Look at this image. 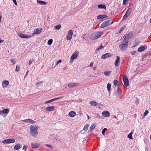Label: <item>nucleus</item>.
Wrapping results in <instances>:
<instances>
[{
    "label": "nucleus",
    "instance_id": "nucleus-1",
    "mask_svg": "<svg viewBox=\"0 0 151 151\" xmlns=\"http://www.w3.org/2000/svg\"><path fill=\"white\" fill-rule=\"evenodd\" d=\"M38 127L37 126L32 125L30 127V134L33 137H36L38 134L37 132Z\"/></svg>",
    "mask_w": 151,
    "mask_h": 151
},
{
    "label": "nucleus",
    "instance_id": "nucleus-2",
    "mask_svg": "<svg viewBox=\"0 0 151 151\" xmlns=\"http://www.w3.org/2000/svg\"><path fill=\"white\" fill-rule=\"evenodd\" d=\"M103 34L101 32H96L92 34L91 36V39L92 40H95L100 37Z\"/></svg>",
    "mask_w": 151,
    "mask_h": 151
},
{
    "label": "nucleus",
    "instance_id": "nucleus-3",
    "mask_svg": "<svg viewBox=\"0 0 151 151\" xmlns=\"http://www.w3.org/2000/svg\"><path fill=\"white\" fill-rule=\"evenodd\" d=\"M113 22H111V20H108L103 22L101 25L100 27L104 28L109 26L113 23Z\"/></svg>",
    "mask_w": 151,
    "mask_h": 151
},
{
    "label": "nucleus",
    "instance_id": "nucleus-4",
    "mask_svg": "<svg viewBox=\"0 0 151 151\" xmlns=\"http://www.w3.org/2000/svg\"><path fill=\"white\" fill-rule=\"evenodd\" d=\"M78 55V51H75L73 54L71 55L70 58V63H72L73 60L76 59Z\"/></svg>",
    "mask_w": 151,
    "mask_h": 151
},
{
    "label": "nucleus",
    "instance_id": "nucleus-5",
    "mask_svg": "<svg viewBox=\"0 0 151 151\" xmlns=\"http://www.w3.org/2000/svg\"><path fill=\"white\" fill-rule=\"evenodd\" d=\"M15 142V140L14 139H4L2 141L4 144H10L13 143Z\"/></svg>",
    "mask_w": 151,
    "mask_h": 151
},
{
    "label": "nucleus",
    "instance_id": "nucleus-6",
    "mask_svg": "<svg viewBox=\"0 0 151 151\" xmlns=\"http://www.w3.org/2000/svg\"><path fill=\"white\" fill-rule=\"evenodd\" d=\"M123 82L124 85L127 87L129 86V83L128 79L126 76L124 75L123 77Z\"/></svg>",
    "mask_w": 151,
    "mask_h": 151
},
{
    "label": "nucleus",
    "instance_id": "nucleus-7",
    "mask_svg": "<svg viewBox=\"0 0 151 151\" xmlns=\"http://www.w3.org/2000/svg\"><path fill=\"white\" fill-rule=\"evenodd\" d=\"M128 46V43L125 42L123 44H122L120 45H119V47L121 50L123 51Z\"/></svg>",
    "mask_w": 151,
    "mask_h": 151
},
{
    "label": "nucleus",
    "instance_id": "nucleus-8",
    "mask_svg": "<svg viewBox=\"0 0 151 151\" xmlns=\"http://www.w3.org/2000/svg\"><path fill=\"white\" fill-rule=\"evenodd\" d=\"M73 34V31L71 30H70L68 32V35L66 38L67 40H70L72 38V35Z\"/></svg>",
    "mask_w": 151,
    "mask_h": 151
},
{
    "label": "nucleus",
    "instance_id": "nucleus-9",
    "mask_svg": "<svg viewBox=\"0 0 151 151\" xmlns=\"http://www.w3.org/2000/svg\"><path fill=\"white\" fill-rule=\"evenodd\" d=\"M18 35L20 37L24 38H28L31 37L30 35H27L21 33H18Z\"/></svg>",
    "mask_w": 151,
    "mask_h": 151
},
{
    "label": "nucleus",
    "instance_id": "nucleus-10",
    "mask_svg": "<svg viewBox=\"0 0 151 151\" xmlns=\"http://www.w3.org/2000/svg\"><path fill=\"white\" fill-rule=\"evenodd\" d=\"M120 58L119 56H117L116 57V59L114 63V65L116 66H118L120 63Z\"/></svg>",
    "mask_w": 151,
    "mask_h": 151
},
{
    "label": "nucleus",
    "instance_id": "nucleus-11",
    "mask_svg": "<svg viewBox=\"0 0 151 151\" xmlns=\"http://www.w3.org/2000/svg\"><path fill=\"white\" fill-rule=\"evenodd\" d=\"M22 121L26 123H30L31 124H34L35 123V122L33 120L30 119H25L22 120Z\"/></svg>",
    "mask_w": 151,
    "mask_h": 151
},
{
    "label": "nucleus",
    "instance_id": "nucleus-12",
    "mask_svg": "<svg viewBox=\"0 0 151 151\" xmlns=\"http://www.w3.org/2000/svg\"><path fill=\"white\" fill-rule=\"evenodd\" d=\"M9 84V82L7 80L4 81L2 82V86L3 88L7 86Z\"/></svg>",
    "mask_w": 151,
    "mask_h": 151
},
{
    "label": "nucleus",
    "instance_id": "nucleus-13",
    "mask_svg": "<svg viewBox=\"0 0 151 151\" xmlns=\"http://www.w3.org/2000/svg\"><path fill=\"white\" fill-rule=\"evenodd\" d=\"M111 55L110 53H106L103 55L101 56V58L103 59H104L110 57Z\"/></svg>",
    "mask_w": 151,
    "mask_h": 151
},
{
    "label": "nucleus",
    "instance_id": "nucleus-14",
    "mask_svg": "<svg viewBox=\"0 0 151 151\" xmlns=\"http://www.w3.org/2000/svg\"><path fill=\"white\" fill-rule=\"evenodd\" d=\"M78 85V84L77 83H72L68 84V87L69 88H72L74 87L77 86Z\"/></svg>",
    "mask_w": 151,
    "mask_h": 151
},
{
    "label": "nucleus",
    "instance_id": "nucleus-15",
    "mask_svg": "<svg viewBox=\"0 0 151 151\" xmlns=\"http://www.w3.org/2000/svg\"><path fill=\"white\" fill-rule=\"evenodd\" d=\"M22 147V145L19 144H18L15 145L14 147V149L15 150H18Z\"/></svg>",
    "mask_w": 151,
    "mask_h": 151
},
{
    "label": "nucleus",
    "instance_id": "nucleus-16",
    "mask_svg": "<svg viewBox=\"0 0 151 151\" xmlns=\"http://www.w3.org/2000/svg\"><path fill=\"white\" fill-rule=\"evenodd\" d=\"M54 109V107L53 106H51L46 107L45 110L47 111H53Z\"/></svg>",
    "mask_w": 151,
    "mask_h": 151
},
{
    "label": "nucleus",
    "instance_id": "nucleus-17",
    "mask_svg": "<svg viewBox=\"0 0 151 151\" xmlns=\"http://www.w3.org/2000/svg\"><path fill=\"white\" fill-rule=\"evenodd\" d=\"M76 115V113L75 112L71 111L68 114V115L70 117H73Z\"/></svg>",
    "mask_w": 151,
    "mask_h": 151
},
{
    "label": "nucleus",
    "instance_id": "nucleus-18",
    "mask_svg": "<svg viewBox=\"0 0 151 151\" xmlns=\"http://www.w3.org/2000/svg\"><path fill=\"white\" fill-rule=\"evenodd\" d=\"M31 146L33 148H36L39 147V144L37 143H32Z\"/></svg>",
    "mask_w": 151,
    "mask_h": 151
},
{
    "label": "nucleus",
    "instance_id": "nucleus-19",
    "mask_svg": "<svg viewBox=\"0 0 151 151\" xmlns=\"http://www.w3.org/2000/svg\"><path fill=\"white\" fill-rule=\"evenodd\" d=\"M108 17L106 15H98L97 17V19H104V18H107Z\"/></svg>",
    "mask_w": 151,
    "mask_h": 151
},
{
    "label": "nucleus",
    "instance_id": "nucleus-20",
    "mask_svg": "<svg viewBox=\"0 0 151 151\" xmlns=\"http://www.w3.org/2000/svg\"><path fill=\"white\" fill-rule=\"evenodd\" d=\"M103 116L104 117H108L109 116V114L108 111H103L102 113Z\"/></svg>",
    "mask_w": 151,
    "mask_h": 151
},
{
    "label": "nucleus",
    "instance_id": "nucleus-21",
    "mask_svg": "<svg viewBox=\"0 0 151 151\" xmlns=\"http://www.w3.org/2000/svg\"><path fill=\"white\" fill-rule=\"evenodd\" d=\"M9 111V110L8 109H4L2 111H0V114H1V113H2L4 114H7Z\"/></svg>",
    "mask_w": 151,
    "mask_h": 151
},
{
    "label": "nucleus",
    "instance_id": "nucleus-22",
    "mask_svg": "<svg viewBox=\"0 0 151 151\" xmlns=\"http://www.w3.org/2000/svg\"><path fill=\"white\" fill-rule=\"evenodd\" d=\"M128 36V35H127L125 36L123 41V43L126 42L128 43L129 39L130 38Z\"/></svg>",
    "mask_w": 151,
    "mask_h": 151
},
{
    "label": "nucleus",
    "instance_id": "nucleus-23",
    "mask_svg": "<svg viewBox=\"0 0 151 151\" xmlns=\"http://www.w3.org/2000/svg\"><path fill=\"white\" fill-rule=\"evenodd\" d=\"M61 97L60 98H55L54 99H52L50 100H49L48 101H47L45 102V104H47L48 103H50L52 102L53 101H55L56 100L58 99H60Z\"/></svg>",
    "mask_w": 151,
    "mask_h": 151
},
{
    "label": "nucleus",
    "instance_id": "nucleus-24",
    "mask_svg": "<svg viewBox=\"0 0 151 151\" xmlns=\"http://www.w3.org/2000/svg\"><path fill=\"white\" fill-rule=\"evenodd\" d=\"M145 50V46H142L139 47L138 49L139 52H142Z\"/></svg>",
    "mask_w": 151,
    "mask_h": 151
},
{
    "label": "nucleus",
    "instance_id": "nucleus-25",
    "mask_svg": "<svg viewBox=\"0 0 151 151\" xmlns=\"http://www.w3.org/2000/svg\"><path fill=\"white\" fill-rule=\"evenodd\" d=\"M42 29L37 28L34 30V31L36 34H40L42 32Z\"/></svg>",
    "mask_w": 151,
    "mask_h": 151
},
{
    "label": "nucleus",
    "instance_id": "nucleus-26",
    "mask_svg": "<svg viewBox=\"0 0 151 151\" xmlns=\"http://www.w3.org/2000/svg\"><path fill=\"white\" fill-rule=\"evenodd\" d=\"M98 7L99 9H106V7L105 5L103 4H100L98 6Z\"/></svg>",
    "mask_w": 151,
    "mask_h": 151
},
{
    "label": "nucleus",
    "instance_id": "nucleus-27",
    "mask_svg": "<svg viewBox=\"0 0 151 151\" xmlns=\"http://www.w3.org/2000/svg\"><path fill=\"white\" fill-rule=\"evenodd\" d=\"M111 73V71H106L104 72V74L105 76H108L110 75Z\"/></svg>",
    "mask_w": 151,
    "mask_h": 151
},
{
    "label": "nucleus",
    "instance_id": "nucleus-28",
    "mask_svg": "<svg viewBox=\"0 0 151 151\" xmlns=\"http://www.w3.org/2000/svg\"><path fill=\"white\" fill-rule=\"evenodd\" d=\"M37 3L38 4H41V5H45L47 4V3L46 2H45L44 1H39L38 0H37Z\"/></svg>",
    "mask_w": 151,
    "mask_h": 151
},
{
    "label": "nucleus",
    "instance_id": "nucleus-29",
    "mask_svg": "<svg viewBox=\"0 0 151 151\" xmlns=\"http://www.w3.org/2000/svg\"><path fill=\"white\" fill-rule=\"evenodd\" d=\"M133 133V132L132 131L129 134L128 136V138H129V139H132L133 138L132 137V134Z\"/></svg>",
    "mask_w": 151,
    "mask_h": 151
},
{
    "label": "nucleus",
    "instance_id": "nucleus-30",
    "mask_svg": "<svg viewBox=\"0 0 151 151\" xmlns=\"http://www.w3.org/2000/svg\"><path fill=\"white\" fill-rule=\"evenodd\" d=\"M91 106H96L97 105V103L95 101H92L90 102Z\"/></svg>",
    "mask_w": 151,
    "mask_h": 151
},
{
    "label": "nucleus",
    "instance_id": "nucleus-31",
    "mask_svg": "<svg viewBox=\"0 0 151 151\" xmlns=\"http://www.w3.org/2000/svg\"><path fill=\"white\" fill-rule=\"evenodd\" d=\"M114 83L115 86H118L119 85V83L118 81L114 80Z\"/></svg>",
    "mask_w": 151,
    "mask_h": 151
},
{
    "label": "nucleus",
    "instance_id": "nucleus-32",
    "mask_svg": "<svg viewBox=\"0 0 151 151\" xmlns=\"http://www.w3.org/2000/svg\"><path fill=\"white\" fill-rule=\"evenodd\" d=\"M132 11V9L131 8H129L127 10L126 13L127 15H129L130 14L131 12Z\"/></svg>",
    "mask_w": 151,
    "mask_h": 151
},
{
    "label": "nucleus",
    "instance_id": "nucleus-33",
    "mask_svg": "<svg viewBox=\"0 0 151 151\" xmlns=\"http://www.w3.org/2000/svg\"><path fill=\"white\" fill-rule=\"evenodd\" d=\"M95 125L94 124H92L91 127L90 128V131L91 132L92 131L93 129H94L95 127Z\"/></svg>",
    "mask_w": 151,
    "mask_h": 151
},
{
    "label": "nucleus",
    "instance_id": "nucleus-34",
    "mask_svg": "<svg viewBox=\"0 0 151 151\" xmlns=\"http://www.w3.org/2000/svg\"><path fill=\"white\" fill-rule=\"evenodd\" d=\"M117 93L118 94H119V95H120L121 94L122 92V91L120 88L118 87H117Z\"/></svg>",
    "mask_w": 151,
    "mask_h": 151
},
{
    "label": "nucleus",
    "instance_id": "nucleus-35",
    "mask_svg": "<svg viewBox=\"0 0 151 151\" xmlns=\"http://www.w3.org/2000/svg\"><path fill=\"white\" fill-rule=\"evenodd\" d=\"M52 40L50 39L47 42V44L49 45H51L52 43Z\"/></svg>",
    "mask_w": 151,
    "mask_h": 151
},
{
    "label": "nucleus",
    "instance_id": "nucleus-36",
    "mask_svg": "<svg viewBox=\"0 0 151 151\" xmlns=\"http://www.w3.org/2000/svg\"><path fill=\"white\" fill-rule=\"evenodd\" d=\"M89 125L88 124H86L84 127L83 129L84 131H87L88 129Z\"/></svg>",
    "mask_w": 151,
    "mask_h": 151
},
{
    "label": "nucleus",
    "instance_id": "nucleus-37",
    "mask_svg": "<svg viewBox=\"0 0 151 151\" xmlns=\"http://www.w3.org/2000/svg\"><path fill=\"white\" fill-rule=\"evenodd\" d=\"M111 87V84L109 83H108L107 84V88L108 91H109L110 90Z\"/></svg>",
    "mask_w": 151,
    "mask_h": 151
},
{
    "label": "nucleus",
    "instance_id": "nucleus-38",
    "mask_svg": "<svg viewBox=\"0 0 151 151\" xmlns=\"http://www.w3.org/2000/svg\"><path fill=\"white\" fill-rule=\"evenodd\" d=\"M103 47L102 45H100L99 47H97L96 49V50L97 51H99V50L101 49Z\"/></svg>",
    "mask_w": 151,
    "mask_h": 151
},
{
    "label": "nucleus",
    "instance_id": "nucleus-39",
    "mask_svg": "<svg viewBox=\"0 0 151 151\" xmlns=\"http://www.w3.org/2000/svg\"><path fill=\"white\" fill-rule=\"evenodd\" d=\"M129 16V15H127L126 13H125V14L124 16L123 19L124 20H125L127 19V18Z\"/></svg>",
    "mask_w": 151,
    "mask_h": 151
},
{
    "label": "nucleus",
    "instance_id": "nucleus-40",
    "mask_svg": "<svg viewBox=\"0 0 151 151\" xmlns=\"http://www.w3.org/2000/svg\"><path fill=\"white\" fill-rule=\"evenodd\" d=\"M107 128H104L102 131V134L104 135V133L106 131H107Z\"/></svg>",
    "mask_w": 151,
    "mask_h": 151
},
{
    "label": "nucleus",
    "instance_id": "nucleus-41",
    "mask_svg": "<svg viewBox=\"0 0 151 151\" xmlns=\"http://www.w3.org/2000/svg\"><path fill=\"white\" fill-rule=\"evenodd\" d=\"M20 69V67L18 66H17L15 69V70L16 71L18 72Z\"/></svg>",
    "mask_w": 151,
    "mask_h": 151
},
{
    "label": "nucleus",
    "instance_id": "nucleus-42",
    "mask_svg": "<svg viewBox=\"0 0 151 151\" xmlns=\"http://www.w3.org/2000/svg\"><path fill=\"white\" fill-rule=\"evenodd\" d=\"M42 83V81L37 82L36 83L35 85L37 86V87H38V85L41 84Z\"/></svg>",
    "mask_w": 151,
    "mask_h": 151
},
{
    "label": "nucleus",
    "instance_id": "nucleus-43",
    "mask_svg": "<svg viewBox=\"0 0 151 151\" xmlns=\"http://www.w3.org/2000/svg\"><path fill=\"white\" fill-rule=\"evenodd\" d=\"M61 27V25L59 24V25H57L55 27V28L57 29H60V28Z\"/></svg>",
    "mask_w": 151,
    "mask_h": 151
},
{
    "label": "nucleus",
    "instance_id": "nucleus-44",
    "mask_svg": "<svg viewBox=\"0 0 151 151\" xmlns=\"http://www.w3.org/2000/svg\"><path fill=\"white\" fill-rule=\"evenodd\" d=\"M127 35H128V36L130 38L132 37V33H129Z\"/></svg>",
    "mask_w": 151,
    "mask_h": 151
},
{
    "label": "nucleus",
    "instance_id": "nucleus-45",
    "mask_svg": "<svg viewBox=\"0 0 151 151\" xmlns=\"http://www.w3.org/2000/svg\"><path fill=\"white\" fill-rule=\"evenodd\" d=\"M33 61H34V60L33 59H32V60H30L29 61V65H31Z\"/></svg>",
    "mask_w": 151,
    "mask_h": 151
},
{
    "label": "nucleus",
    "instance_id": "nucleus-46",
    "mask_svg": "<svg viewBox=\"0 0 151 151\" xmlns=\"http://www.w3.org/2000/svg\"><path fill=\"white\" fill-rule=\"evenodd\" d=\"M27 149V147L25 145H24L22 148V150H24V151H26Z\"/></svg>",
    "mask_w": 151,
    "mask_h": 151
},
{
    "label": "nucleus",
    "instance_id": "nucleus-47",
    "mask_svg": "<svg viewBox=\"0 0 151 151\" xmlns=\"http://www.w3.org/2000/svg\"><path fill=\"white\" fill-rule=\"evenodd\" d=\"M148 113V111L147 110H146L145 111V112H144V116H146Z\"/></svg>",
    "mask_w": 151,
    "mask_h": 151
},
{
    "label": "nucleus",
    "instance_id": "nucleus-48",
    "mask_svg": "<svg viewBox=\"0 0 151 151\" xmlns=\"http://www.w3.org/2000/svg\"><path fill=\"white\" fill-rule=\"evenodd\" d=\"M11 60L13 64H15V62L13 59H11Z\"/></svg>",
    "mask_w": 151,
    "mask_h": 151
},
{
    "label": "nucleus",
    "instance_id": "nucleus-49",
    "mask_svg": "<svg viewBox=\"0 0 151 151\" xmlns=\"http://www.w3.org/2000/svg\"><path fill=\"white\" fill-rule=\"evenodd\" d=\"M128 0H123V4L125 5L126 4L127 2L128 1Z\"/></svg>",
    "mask_w": 151,
    "mask_h": 151
},
{
    "label": "nucleus",
    "instance_id": "nucleus-50",
    "mask_svg": "<svg viewBox=\"0 0 151 151\" xmlns=\"http://www.w3.org/2000/svg\"><path fill=\"white\" fill-rule=\"evenodd\" d=\"M61 62V60H60L57 62L56 63V65H58Z\"/></svg>",
    "mask_w": 151,
    "mask_h": 151
},
{
    "label": "nucleus",
    "instance_id": "nucleus-51",
    "mask_svg": "<svg viewBox=\"0 0 151 151\" xmlns=\"http://www.w3.org/2000/svg\"><path fill=\"white\" fill-rule=\"evenodd\" d=\"M15 5H17V4L16 0H12Z\"/></svg>",
    "mask_w": 151,
    "mask_h": 151
},
{
    "label": "nucleus",
    "instance_id": "nucleus-52",
    "mask_svg": "<svg viewBox=\"0 0 151 151\" xmlns=\"http://www.w3.org/2000/svg\"><path fill=\"white\" fill-rule=\"evenodd\" d=\"M125 27L123 26L122 27V29L120 30V31H122L125 28Z\"/></svg>",
    "mask_w": 151,
    "mask_h": 151
},
{
    "label": "nucleus",
    "instance_id": "nucleus-53",
    "mask_svg": "<svg viewBox=\"0 0 151 151\" xmlns=\"http://www.w3.org/2000/svg\"><path fill=\"white\" fill-rule=\"evenodd\" d=\"M46 146H47L49 147H51V148H52V147H51V145H46Z\"/></svg>",
    "mask_w": 151,
    "mask_h": 151
},
{
    "label": "nucleus",
    "instance_id": "nucleus-54",
    "mask_svg": "<svg viewBox=\"0 0 151 151\" xmlns=\"http://www.w3.org/2000/svg\"><path fill=\"white\" fill-rule=\"evenodd\" d=\"M135 51H133V52H131V54L132 55H133L135 54Z\"/></svg>",
    "mask_w": 151,
    "mask_h": 151
},
{
    "label": "nucleus",
    "instance_id": "nucleus-55",
    "mask_svg": "<svg viewBox=\"0 0 151 151\" xmlns=\"http://www.w3.org/2000/svg\"><path fill=\"white\" fill-rule=\"evenodd\" d=\"M93 63L92 62H91V63H90V66H91V67L92 66H93Z\"/></svg>",
    "mask_w": 151,
    "mask_h": 151
},
{
    "label": "nucleus",
    "instance_id": "nucleus-56",
    "mask_svg": "<svg viewBox=\"0 0 151 151\" xmlns=\"http://www.w3.org/2000/svg\"><path fill=\"white\" fill-rule=\"evenodd\" d=\"M28 72H29V71H27V72H26V74H25V76H24L25 77H26L28 75Z\"/></svg>",
    "mask_w": 151,
    "mask_h": 151
},
{
    "label": "nucleus",
    "instance_id": "nucleus-57",
    "mask_svg": "<svg viewBox=\"0 0 151 151\" xmlns=\"http://www.w3.org/2000/svg\"><path fill=\"white\" fill-rule=\"evenodd\" d=\"M35 34H36L35 33V31H34L33 32L32 34V36H34Z\"/></svg>",
    "mask_w": 151,
    "mask_h": 151
},
{
    "label": "nucleus",
    "instance_id": "nucleus-58",
    "mask_svg": "<svg viewBox=\"0 0 151 151\" xmlns=\"http://www.w3.org/2000/svg\"><path fill=\"white\" fill-rule=\"evenodd\" d=\"M3 40L0 39V43L3 42Z\"/></svg>",
    "mask_w": 151,
    "mask_h": 151
},
{
    "label": "nucleus",
    "instance_id": "nucleus-59",
    "mask_svg": "<svg viewBox=\"0 0 151 151\" xmlns=\"http://www.w3.org/2000/svg\"><path fill=\"white\" fill-rule=\"evenodd\" d=\"M87 116L88 117V119H89V116L87 114Z\"/></svg>",
    "mask_w": 151,
    "mask_h": 151
},
{
    "label": "nucleus",
    "instance_id": "nucleus-60",
    "mask_svg": "<svg viewBox=\"0 0 151 151\" xmlns=\"http://www.w3.org/2000/svg\"><path fill=\"white\" fill-rule=\"evenodd\" d=\"M150 139L151 141V135L150 136Z\"/></svg>",
    "mask_w": 151,
    "mask_h": 151
},
{
    "label": "nucleus",
    "instance_id": "nucleus-61",
    "mask_svg": "<svg viewBox=\"0 0 151 151\" xmlns=\"http://www.w3.org/2000/svg\"><path fill=\"white\" fill-rule=\"evenodd\" d=\"M1 17H0V22H1Z\"/></svg>",
    "mask_w": 151,
    "mask_h": 151
},
{
    "label": "nucleus",
    "instance_id": "nucleus-62",
    "mask_svg": "<svg viewBox=\"0 0 151 151\" xmlns=\"http://www.w3.org/2000/svg\"><path fill=\"white\" fill-rule=\"evenodd\" d=\"M150 23L151 24V19H150Z\"/></svg>",
    "mask_w": 151,
    "mask_h": 151
},
{
    "label": "nucleus",
    "instance_id": "nucleus-63",
    "mask_svg": "<svg viewBox=\"0 0 151 151\" xmlns=\"http://www.w3.org/2000/svg\"><path fill=\"white\" fill-rule=\"evenodd\" d=\"M150 56H151V53H150Z\"/></svg>",
    "mask_w": 151,
    "mask_h": 151
},
{
    "label": "nucleus",
    "instance_id": "nucleus-64",
    "mask_svg": "<svg viewBox=\"0 0 151 151\" xmlns=\"http://www.w3.org/2000/svg\"><path fill=\"white\" fill-rule=\"evenodd\" d=\"M81 37L82 38H83V36H82Z\"/></svg>",
    "mask_w": 151,
    "mask_h": 151
}]
</instances>
